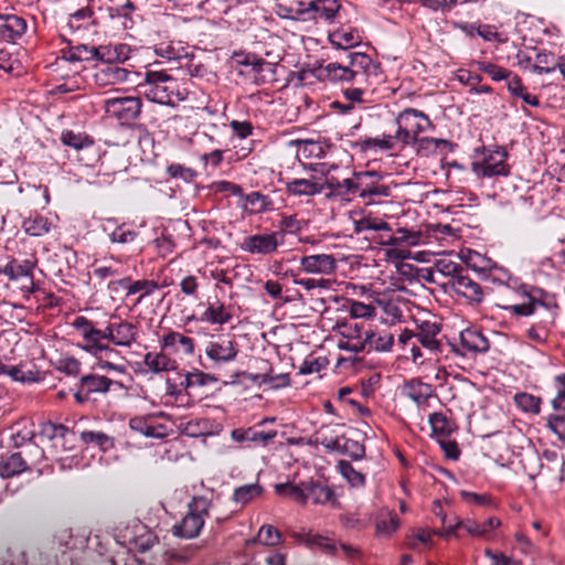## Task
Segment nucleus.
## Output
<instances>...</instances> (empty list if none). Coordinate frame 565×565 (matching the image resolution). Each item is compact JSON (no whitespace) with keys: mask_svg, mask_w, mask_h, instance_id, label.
<instances>
[{"mask_svg":"<svg viewBox=\"0 0 565 565\" xmlns=\"http://www.w3.org/2000/svg\"><path fill=\"white\" fill-rule=\"evenodd\" d=\"M94 46L88 45H76L68 47L67 50H63V58L67 62L75 63V62H82V61H93L94 60V53H93Z\"/></svg>","mask_w":565,"mask_h":565,"instance_id":"nucleus-48","label":"nucleus"},{"mask_svg":"<svg viewBox=\"0 0 565 565\" xmlns=\"http://www.w3.org/2000/svg\"><path fill=\"white\" fill-rule=\"evenodd\" d=\"M285 191L288 196H315L324 191V180L312 174L309 178H292L286 180Z\"/></svg>","mask_w":565,"mask_h":565,"instance_id":"nucleus-14","label":"nucleus"},{"mask_svg":"<svg viewBox=\"0 0 565 565\" xmlns=\"http://www.w3.org/2000/svg\"><path fill=\"white\" fill-rule=\"evenodd\" d=\"M395 122L397 125L396 138H399V142L403 145L415 142L418 135L426 131L431 126L429 117L425 113L414 108H405L401 111Z\"/></svg>","mask_w":565,"mask_h":565,"instance_id":"nucleus-5","label":"nucleus"},{"mask_svg":"<svg viewBox=\"0 0 565 565\" xmlns=\"http://www.w3.org/2000/svg\"><path fill=\"white\" fill-rule=\"evenodd\" d=\"M469 266H471V268L475 271L482 273L483 278L489 280L493 285L509 286L510 281L512 280L511 273L508 269L500 267L495 264H492L489 267H487V266L479 267L476 263H470Z\"/></svg>","mask_w":565,"mask_h":565,"instance_id":"nucleus-32","label":"nucleus"},{"mask_svg":"<svg viewBox=\"0 0 565 565\" xmlns=\"http://www.w3.org/2000/svg\"><path fill=\"white\" fill-rule=\"evenodd\" d=\"M142 102L139 97H113L104 102V109L108 117L116 118L121 125H129L136 120L141 111Z\"/></svg>","mask_w":565,"mask_h":565,"instance_id":"nucleus-7","label":"nucleus"},{"mask_svg":"<svg viewBox=\"0 0 565 565\" xmlns=\"http://www.w3.org/2000/svg\"><path fill=\"white\" fill-rule=\"evenodd\" d=\"M349 71L352 74V84L370 86L379 79L381 66L367 54L353 52L349 54Z\"/></svg>","mask_w":565,"mask_h":565,"instance_id":"nucleus-6","label":"nucleus"},{"mask_svg":"<svg viewBox=\"0 0 565 565\" xmlns=\"http://www.w3.org/2000/svg\"><path fill=\"white\" fill-rule=\"evenodd\" d=\"M340 333L345 338V342H340L339 348L353 353H360L365 350L364 337L367 334V329L363 323L355 321H348L338 324Z\"/></svg>","mask_w":565,"mask_h":565,"instance_id":"nucleus-13","label":"nucleus"},{"mask_svg":"<svg viewBox=\"0 0 565 565\" xmlns=\"http://www.w3.org/2000/svg\"><path fill=\"white\" fill-rule=\"evenodd\" d=\"M242 198L244 199V209L253 214L264 213L271 210V199L260 192H250Z\"/></svg>","mask_w":565,"mask_h":565,"instance_id":"nucleus-36","label":"nucleus"},{"mask_svg":"<svg viewBox=\"0 0 565 565\" xmlns=\"http://www.w3.org/2000/svg\"><path fill=\"white\" fill-rule=\"evenodd\" d=\"M129 426L146 437L162 438L166 436V427L156 424L153 417L136 416L130 419Z\"/></svg>","mask_w":565,"mask_h":565,"instance_id":"nucleus-29","label":"nucleus"},{"mask_svg":"<svg viewBox=\"0 0 565 565\" xmlns=\"http://www.w3.org/2000/svg\"><path fill=\"white\" fill-rule=\"evenodd\" d=\"M212 501L206 497L196 495L188 503V512L183 519L175 523L172 533L181 539L191 540L201 533L205 519L209 516Z\"/></svg>","mask_w":565,"mask_h":565,"instance_id":"nucleus-3","label":"nucleus"},{"mask_svg":"<svg viewBox=\"0 0 565 565\" xmlns=\"http://www.w3.org/2000/svg\"><path fill=\"white\" fill-rule=\"evenodd\" d=\"M435 269L440 275L449 277V281H454L455 278L466 270L459 263L448 258L438 259L435 264Z\"/></svg>","mask_w":565,"mask_h":565,"instance_id":"nucleus-50","label":"nucleus"},{"mask_svg":"<svg viewBox=\"0 0 565 565\" xmlns=\"http://www.w3.org/2000/svg\"><path fill=\"white\" fill-rule=\"evenodd\" d=\"M167 172L171 178L182 179L188 182L192 181L196 177V172L193 169L179 163L170 164L167 168Z\"/></svg>","mask_w":565,"mask_h":565,"instance_id":"nucleus-61","label":"nucleus"},{"mask_svg":"<svg viewBox=\"0 0 565 565\" xmlns=\"http://www.w3.org/2000/svg\"><path fill=\"white\" fill-rule=\"evenodd\" d=\"M440 330L436 322L423 321L418 326L416 340L428 351L437 353L441 350V342L437 339Z\"/></svg>","mask_w":565,"mask_h":565,"instance_id":"nucleus-24","label":"nucleus"},{"mask_svg":"<svg viewBox=\"0 0 565 565\" xmlns=\"http://www.w3.org/2000/svg\"><path fill=\"white\" fill-rule=\"evenodd\" d=\"M162 350H170L173 353H183L185 355L194 354V340L177 331H169L160 339Z\"/></svg>","mask_w":565,"mask_h":565,"instance_id":"nucleus-21","label":"nucleus"},{"mask_svg":"<svg viewBox=\"0 0 565 565\" xmlns=\"http://www.w3.org/2000/svg\"><path fill=\"white\" fill-rule=\"evenodd\" d=\"M22 228L28 235L40 237L50 232L51 223L45 216L35 213L23 221Z\"/></svg>","mask_w":565,"mask_h":565,"instance_id":"nucleus-35","label":"nucleus"},{"mask_svg":"<svg viewBox=\"0 0 565 565\" xmlns=\"http://www.w3.org/2000/svg\"><path fill=\"white\" fill-rule=\"evenodd\" d=\"M460 354L486 353L489 350L488 339L477 329L467 328L459 334Z\"/></svg>","mask_w":565,"mask_h":565,"instance_id":"nucleus-20","label":"nucleus"},{"mask_svg":"<svg viewBox=\"0 0 565 565\" xmlns=\"http://www.w3.org/2000/svg\"><path fill=\"white\" fill-rule=\"evenodd\" d=\"M307 543L310 546L319 547L329 554H334L337 550L333 541L319 534H309L307 537Z\"/></svg>","mask_w":565,"mask_h":565,"instance_id":"nucleus-62","label":"nucleus"},{"mask_svg":"<svg viewBox=\"0 0 565 565\" xmlns=\"http://www.w3.org/2000/svg\"><path fill=\"white\" fill-rule=\"evenodd\" d=\"M232 319L230 309L221 301L207 302L206 309L199 317L200 322L210 324H225Z\"/></svg>","mask_w":565,"mask_h":565,"instance_id":"nucleus-28","label":"nucleus"},{"mask_svg":"<svg viewBox=\"0 0 565 565\" xmlns=\"http://www.w3.org/2000/svg\"><path fill=\"white\" fill-rule=\"evenodd\" d=\"M422 234L406 228H398L396 234L391 235L385 242V245L398 246H416L420 243Z\"/></svg>","mask_w":565,"mask_h":565,"instance_id":"nucleus-41","label":"nucleus"},{"mask_svg":"<svg viewBox=\"0 0 565 565\" xmlns=\"http://www.w3.org/2000/svg\"><path fill=\"white\" fill-rule=\"evenodd\" d=\"M352 319H371L376 315V309L371 303H364L358 300L349 301L348 309Z\"/></svg>","mask_w":565,"mask_h":565,"instance_id":"nucleus-54","label":"nucleus"},{"mask_svg":"<svg viewBox=\"0 0 565 565\" xmlns=\"http://www.w3.org/2000/svg\"><path fill=\"white\" fill-rule=\"evenodd\" d=\"M282 239L279 232H265L245 236L239 242L238 247L242 252L250 255L266 256L274 254Z\"/></svg>","mask_w":565,"mask_h":565,"instance_id":"nucleus-9","label":"nucleus"},{"mask_svg":"<svg viewBox=\"0 0 565 565\" xmlns=\"http://www.w3.org/2000/svg\"><path fill=\"white\" fill-rule=\"evenodd\" d=\"M476 158L471 162V170L482 178L495 175H508L510 173L507 164L508 152L501 147L476 149Z\"/></svg>","mask_w":565,"mask_h":565,"instance_id":"nucleus-4","label":"nucleus"},{"mask_svg":"<svg viewBox=\"0 0 565 565\" xmlns=\"http://www.w3.org/2000/svg\"><path fill=\"white\" fill-rule=\"evenodd\" d=\"M262 383H264V385H268L273 390H278L287 387L290 384V381L287 373H280L277 375L264 374Z\"/></svg>","mask_w":565,"mask_h":565,"instance_id":"nucleus-64","label":"nucleus"},{"mask_svg":"<svg viewBox=\"0 0 565 565\" xmlns=\"http://www.w3.org/2000/svg\"><path fill=\"white\" fill-rule=\"evenodd\" d=\"M154 54L167 62L180 61L191 56L190 47L180 41H163L156 44Z\"/></svg>","mask_w":565,"mask_h":565,"instance_id":"nucleus-25","label":"nucleus"},{"mask_svg":"<svg viewBox=\"0 0 565 565\" xmlns=\"http://www.w3.org/2000/svg\"><path fill=\"white\" fill-rule=\"evenodd\" d=\"M61 141L63 145L75 150L88 148L94 143L93 139L86 134L74 132L72 130H64L61 134Z\"/></svg>","mask_w":565,"mask_h":565,"instance_id":"nucleus-45","label":"nucleus"},{"mask_svg":"<svg viewBox=\"0 0 565 565\" xmlns=\"http://www.w3.org/2000/svg\"><path fill=\"white\" fill-rule=\"evenodd\" d=\"M556 70L555 57L551 52H539L535 55L533 71L537 74H550Z\"/></svg>","mask_w":565,"mask_h":565,"instance_id":"nucleus-51","label":"nucleus"},{"mask_svg":"<svg viewBox=\"0 0 565 565\" xmlns=\"http://www.w3.org/2000/svg\"><path fill=\"white\" fill-rule=\"evenodd\" d=\"M260 543L268 546H275L280 543L281 535L273 525H263L257 535Z\"/></svg>","mask_w":565,"mask_h":565,"instance_id":"nucleus-59","label":"nucleus"},{"mask_svg":"<svg viewBox=\"0 0 565 565\" xmlns=\"http://www.w3.org/2000/svg\"><path fill=\"white\" fill-rule=\"evenodd\" d=\"M135 4L131 1H127L125 4L108 8L109 18L115 21L117 24L121 26V29L127 30L131 29L134 21L131 18V12L135 10Z\"/></svg>","mask_w":565,"mask_h":565,"instance_id":"nucleus-38","label":"nucleus"},{"mask_svg":"<svg viewBox=\"0 0 565 565\" xmlns=\"http://www.w3.org/2000/svg\"><path fill=\"white\" fill-rule=\"evenodd\" d=\"M33 269L34 263L32 260L26 259L22 263L12 260L3 268V274L8 276L10 280H17L22 277H30L32 279Z\"/></svg>","mask_w":565,"mask_h":565,"instance_id":"nucleus-42","label":"nucleus"},{"mask_svg":"<svg viewBox=\"0 0 565 565\" xmlns=\"http://www.w3.org/2000/svg\"><path fill=\"white\" fill-rule=\"evenodd\" d=\"M397 137V131L395 135H383L382 137L375 138H365L361 141L362 150H371V149H381V150H392L397 142H399V138Z\"/></svg>","mask_w":565,"mask_h":565,"instance_id":"nucleus-44","label":"nucleus"},{"mask_svg":"<svg viewBox=\"0 0 565 565\" xmlns=\"http://www.w3.org/2000/svg\"><path fill=\"white\" fill-rule=\"evenodd\" d=\"M341 3L339 0H311L309 1L310 21L335 22L340 17Z\"/></svg>","mask_w":565,"mask_h":565,"instance_id":"nucleus-18","label":"nucleus"},{"mask_svg":"<svg viewBox=\"0 0 565 565\" xmlns=\"http://www.w3.org/2000/svg\"><path fill=\"white\" fill-rule=\"evenodd\" d=\"M323 76L331 82H347L352 83V74L348 65L340 63H329L321 68Z\"/></svg>","mask_w":565,"mask_h":565,"instance_id":"nucleus-43","label":"nucleus"},{"mask_svg":"<svg viewBox=\"0 0 565 565\" xmlns=\"http://www.w3.org/2000/svg\"><path fill=\"white\" fill-rule=\"evenodd\" d=\"M26 21L15 14H0V38L8 42H15L26 31Z\"/></svg>","mask_w":565,"mask_h":565,"instance_id":"nucleus-22","label":"nucleus"},{"mask_svg":"<svg viewBox=\"0 0 565 565\" xmlns=\"http://www.w3.org/2000/svg\"><path fill=\"white\" fill-rule=\"evenodd\" d=\"M364 454L365 449L362 444L343 436L341 455H345L354 460H358L363 458Z\"/></svg>","mask_w":565,"mask_h":565,"instance_id":"nucleus-58","label":"nucleus"},{"mask_svg":"<svg viewBox=\"0 0 565 565\" xmlns=\"http://www.w3.org/2000/svg\"><path fill=\"white\" fill-rule=\"evenodd\" d=\"M341 476L351 484V487L360 488L365 483V477L360 471L355 470L348 461H340L338 463Z\"/></svg>","mask_w":565,"mask_h":565,"instance_id":"nucleus-52","label":"nucleus"},{"mask_svg":"<svg viewBox=\"0 0 565 565\" xmlns=\"http://www.w3.org/2000/svg\"><path fill=\"white\" fill-rule=\"evenodd\" d=\"M143 363L152 373L166 372L174 369V361L159 352H148L145 354Z\"/></svg>","mask_w":565,"mask_h":565,"instance_id":"nucleus-37","label":"nucleus"},{"mask_svg":"<svg viewBox=\"0 0 565 565\" xmlns=\"http://www.w3.org/2000/svg\"><path fill=\"white\" fill-rule=\"evenodd\" d=\"M449 285L457 296L463 297L471 305H479L483 301L482 287L469 277L467 270L455 278L454 281H449Z\"/></svg>","mask_w":565,"mask_h":565,"instance_id":"nucleus-17","label":"nucleus"},{"mask_svg":"<svg viewBox=\"0 0 565 565\" xmlns=\"http://www.w3.org/2000/svg\"><path fill=\"white\" fill-rule=\"evenodd\" d=\"M365 231H387L388 232V231H391V226L388 225V223H386L382 220L370 217V216H365L358 221H354V232L355 233L359 234V233H362Z\"/></svg>","mask_w":565,"mask_h":565,"instance_id":"nucleus-55","label":"nucleus"},{"mask_svg":"<svg viewBox=\"0 0 565 565\" xmlns=\"http://www.w3.org/2000/svg\"><path fill=\"white\" fill-rule=\"evenodd\" d=\"M262 493H263V488L260 484H258V483L245 484V486H242V487H238L235 489V491L233 493V501L241 505H245V504L249 503L252 500H254L255 498L259 497Z\"/></svg>","mask_w":565,"mask_h":565,"instance_id":"nucleus-47","label":"nucleus"},{"mask_svg":"<svg viewBox=\"0 0 565 565\" xmlns=\"http://www.w3.org/2000/svg\"><path fill=\"white\" fill-rule=\"evenodd\" d=\"M275 492L280 497L290 498L302 505H305L308 501V495L306 493V482H302L301 487L291 482L277 483L275 486Z\"/></svg>","mask_w":565,"mask_h":565,"instance_id":"nucleus-39","label":"nucleus"},{"mask_svg":"<svg viewBox=\"0 0 565 565\" xmlns=\"http://www.w3.org/2000/svg\"><path fill=\"white\" fill-rule=\"evenodd\" d=\"M28 468L20 452L0 459V480L22 473Z\"/></svg>","mask_w":565,"mask_h":565,"instance_id":"nucleus-33","label":"nucleus"},{"mask_svg":"<svg viewBox=\"0 0 565 565\" xmlns=\"http://www.w3.org/2000/svg\"><path fill=\"white\" fill-rule=\"evenodd\" d=\"M504 309L514 313L515 316L529 317L534 315L539 309L546 308L543 301L536 300L532 296H530L529 301L520 305L508 306Z\"/></svg>","mask_w":565,"mask_h":565,"instance_id":"nucleus-49","label":"nucleus"},{"mask_svg":"<svg viewBox=\"0 0 565 565\" xmlns=\"http://www.w3.org/2000/svg\"><path fill=\"white\" fill-rule=\"evenodd\" d=\"M302 271L310 275H331L338 268V260L332 254H312L299 260Z\"/></svg>","mask_w":565,"mask_h":565,"instance_id":"nucleus-15","label":"nucleus"},{"mask_svg":"<svg viewBox=\"0 0 565 565\" xmlns=\"http://www.w3.org/2000/svg\"><path fill=\"white\" fill-rule=\"evenodd\" d=\"M365 350L376 352H388L394 344V335L385 330H373L367 328L364 337Z\"/></svg>","mask_w":565,"mask_h":565,"instance_id":"nucleus-27","label":"nucleus"},{"mask_svg":"<svg viewBox=\"0 0 565 565\" xmlns=\"http://www.w3.org/2000/svg\"><path fill=\"white\" fill-rule=\"evenodd\" d=\"M324 190H329V198H339L343 201L351 202L358 196L356 172H353L352 178H344L342 180H339L334 175H328L324 180Z\"/></svg>","mask_w":565,"mask_h":565,"instance_id":"nucleus-16","label":"nucleus"},{"mask_svg":"<svg viewBox=\"0 0 565 565\" xmlns=\"http://www.w3.org/2000/svg\"><path fill=\"white\" fill-rule=\"evenodd\" d=\"M328 364L324 358H308L299 366V373L307 375L320 372Z\"/></svg>","mask_w":565,"mask_h":565,"instance_id":"nucleus-60","label":"nucleus"},{"mask_svg":"<svg viewBox=\"0 0 565 565\" xmlns=\"http://www.w3.org/2000/svg\"><path fill=\"white\" fill-rule=\"evenodd\" d=\"M328 39L332 46L340 50L355 47L362 42L360 31L350 25H342L330 32Z\"/></svg>","mask_w":565,"mask_h":565,"instance_id":"nucleus-23","label":"nucleus"},{"mask_svg":"<svg viewBox=\"0 0 565 565\" xmlns=\"http://www.w3.org/2000/svg\"><path fill=\"white\" fill-rule=\"evenodd\" d=\"M516 406L526 413L539 414L541 408V398L529 393H516L514 395Z\"/></svg>","mask_w":565,"mask_h":565,"instance_id":"nucleus-53","label":"nucleus"},{"mask_svg":"<svg viewBox=\"0 0 565 565\" xmlns=\"http://www.w3.org/2000/svg\"><path fill=\"white\" fill-rule=\"evenodd\" d=\"M105 330L107 343L120 348H130L137 341L139 334L137 323L122 319L108 322Z\"/></svg>","mask_w":565,"mask_h":565,"instance_id":"nucleus-11","label":"nucleus"},{"mask_svg":"<svg viewBox=\"0 0 565 565\" xmlns=\"http://www.w3.org/2000/svg\"><path fill=\"white\" fill-rule=\"evenodd\" d=\"M477 65L479 71L488 74L495 82L509 79V77L511 76L510 71L490 62L480 61L477 63Z\"/></svg>","mask_w":565,"mask_h":565,"instance_id":"nucleus-57","label":"nucleus"},{"mask_svg":"<svg viewBox=\"0 0 565 565\" xmlns=\"http://www.w3.org/2000/svg\"><path fill=\"white\" fill-rule=\"evenodd\" d=\"M138 73L117 64H103L96 67L93 79L98 87H110L122 83H134Z\"/></svg>","mask_w":565,"mask_h":565,"instance_id":"nucleus-12","label":"nucleus"},{"mask_svg":"<svg viewBox=\"0 0 565 565\" xmlns=\"http://www.w3.org/2000/svg\"><path fill=\"white\" fill-rule=\"evenodd\" d=\"M358 196L365 204H373L375 198H387L391 194L390 186L381 182L382 175L375 171L356 172Z\"/></svg>","mask_w":565,"mask_h":565,"instance_id":"nucleus-10","label":"nucleus"},{"mask_svg":"<svg viewBox=\"0 0 565 565\" xmlns=\"http://www.w3.org/2000/svg\"><path fill=\"white\" fill-rule=\"evenodd\" d=\"M306 493L308 500L310 499L313 504L339 507V497L334 489L328 484L310 480L306 482Z\"/></svg>","mask_w":565,"mask_h":565,"instance_id":"nucleus-19","label":"nucleus"},{"mask_svg":"<svg viewBox=\"0 0 565 565\" xmlns=\"http://www.w3.org/2000/svg\"><path fill=\"white\" fill-rule=\"evenodd\" d=\"M79 384L88 391L90 395L93 393H107L113 386H117L119 388L124 387L120 382L97 374H87L82 376Z\"/></svg>","mask_w":565,"mask_h":565,"instance_id":"nucleus-30","label":"nucleus"},{"mask_svg":"<svg viewBox=\"0 0 565 565\" xmlns=\"http://www.w3.org/2000/svg\"><path fill=\"white\" fill-rule=\"evenodd\" d=\"M238 352V343L234 335L228 334L212 338L204 348L206 358L217 366L235 361Z\"/></svg>","mask_w":565,"mask_h":565,"instance_id":"nucleus-8","label":"nucleus"},{"mask_svg":"<svg viewBox=\"0 0 565 565\" xmlns=\"http://www.w3.org/2000/svg\"><path fill=\"white\" fill-rule=\"evenodd\" d=\"M399 526V520L396 515L388 514L386 519L376 522V532L380 535H390Z\"/></svg>","mask_w":565,"mask_h":565,"instance_id":"nucleus-63","label":"nucleus"},{"mask_svg":"<svg viewBox=\"0 0 565 565\" xmlns=\"http://www.w3.org/2000/svg\"><path fill=\"white\" fill-rule=\"evenodd\" d=\"M428 423L431 429L430 435L437 439L448 438L456 429L455 423L443 412L431 413L428 416Z\"/></svg>","mask_w":565,"mask_h":565,"instance_id":"nucleus-31","label":"nucleus"},{"mask_svg":"<svg viewBox=\"0 0 565 565\" xmlns=\"http://www.w3.org/2000/svg\"><path fill=\"white\" fill-rule=\"evenodd\" d=\"M290 145L296 146L297 154L305 159L319 158L323 153V148L320 142L311 139H299L290 141Z\"/></svg>","mask_w":565,"mask_h":565,"instance_id":"nucleus-46","label":"nucleus"},{"mask_svg":"<svg viewBox=\"0 0 565 565\" xmlns=\"http://www.w3.org/2000/svg\"><path fill=\"white\" fill-rule=\"evenodd\" d=\"M402 393L419 407L434 396V390L430 384L414 379L403 385Z\"/></svg>","mask_w":565,"mask_h":565,"instance_id":"nucleus-26","label":"nucleus"},{"mask_svg":"<svg viewBox=\"0 0 565 565\" xmlns=\"http://www.w3.org/2000/svg\"><path fill=\"white\" fill-rule=\"evenodd\" d=\"M501 524L497 518H489L483 522H477L471 519L463 520V529L471 536L488 537L491 532Z\"/></svg>","mask_w":565,"mask_h":565,"instance_id":"nucleus-34","label":"nucleus"},{"mask_svg":"<svg viewBox=\"0 0 565 565\" xmlns=\"http://www.w3.org/2000/svg\"><path fill=\"white\" fill-rule=\"evenodd\" d=\"M72 328L82 339L79 348L93 356L113 358L119 355L118 351L106 341V330L98 329L96 323L84 316H77L71 322Z\"/></svg>","mask_w":565,"mask_h":565,"instance_id":"nucleus-2","label":"nucleus"},{"mask_svg":"<svg viewBox=\"0 0 565 565\" xmlns=\"http://www.w3.org/2000/svg\"><path fill=\"white\" fill-rule=\"evenodd\" d=\"M137 87L149 102L163 106L175 107L188 96L179 81L164 71H147L143 81L139 82Z\"/></svg>","mask_w":565,"mask_h":565,"instance_id":"nucleus-1","label":"nucleus"},{"mask_svg":"<svg viewBox=\"0 0 565 565\" xmlns=\"http://www.w3.org/2000/svg\"><path fill=\"white\" fill-rule=\"evenodd\" d=\"M108 237L114 244H128L136 239L137 232L130 230L125 224L117 225L109 234Z\"/></svg>","mask_w":565,"mask_h":565,"instance_id":"nucleus-56","label":"nucleus"},{"mask_svg":"<svg viewBox=\"0 0 565 565\" xmlns=\"http://www.w3.org/2000/svg\"><path fill=\"white\" fill-rule=\"evenodd\" d=\"M160 288V285L151 279H138L132 280L130 278V284L128 288V297L139 294L135 305H140L145 297L152 295L156 290Z\"/></svg>","mask_w":565,"mask_h":565,"instance_id":"nucleus-40","label":"nucleus"}]
</instances>
